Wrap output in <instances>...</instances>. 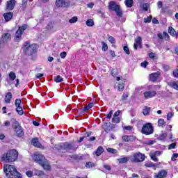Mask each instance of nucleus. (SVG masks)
I'll return each instance as SVG.
<instances>
[{"instance_id": "f257e3e1", "label": "nucleus", "mask_w": 178, "mask_h": 178, "mask_svg": "<svg viewBox=\"0 0 178 178\" xmlns=\"http://www.w3.org/2000/svg\"><path fill=\"white\" fill-rule=\"evenodd\" d=\"M4 173L8 178H22V174L17 172L15 165L6 164L3 166Z\"/></svg>"}, {"instance_id": "f03ea898", "label": "nucleus", "mask_w": 178, "mask_h": 178, "mask_svg": "<svg viewBox=\"0 0 178 178\" xmlns=\"http://www.w3.org/2000/svg\"><path fill=\"white\" fill-rule=\"evenodd\" d=\"M33 159L36 163L42 166L44 170H51V165H49L48 160L45 159L44 155L35 153L33 156Z\"/></svg>"}, {"instance_id": "7ed1b4c3", "label": "nucleus", "mask_w": 178, "mask_h": 178, "mask_svg": "<svg viewBox=\"0 0 178 178\" xmlns=\"http://www.w3.org/2000/svg\"><path fill=\"white\" fill-rule=\"evenodd\" d=\"M22 49L26 55H33V54H35L37 51V44H31L30 42L26 41L24 42Z\"/></svg>"}, {"instance_id": "20e7f679", "label": "nucleus", "mask_w": 178, "mask_h": 178, "mask_svg": "<svg viewBox=\"0 0 178 178\" xmlns=\"http://www.w3.org/2000/svg\"><path fill=\"white\" fill-rule=\"evenodd\" d=\"M17 151L16 149L10 150L6 154L3 155V161L5 162H15L16 159H17L18 156Z\"/></svg>"}, {"instance_id": "39448f33", "label": "nucleus", "mask_w": 178, "mask_h": 178, "mask_svg": "<svg viewBox=\"0 0 178 178\" xmlns=\"http://www.w3.org/2000/svg\"><path fill=\"white\" fill-rule=\"evenodd\" d=\"M145 161V154L137 152L130 156V162L132 163H138L139 162H144Z\"/></svg>"}, {"instance_id": "423d86ee", "label": "nucleus", "mask_w": 178, "mask_h": 178, "mask_svg": "<svg viewBox=\"0 0 178 178\" xmlns=\"http://www.w3.org/2000/svg\"><path fill=\"white\" fill-rule=\"evenodd\" d=\"M108 9L110 10L115 12L117 16H118L119 17H122V16H123V13L120 9V6L117 4L116 2H115L114 1H110L108 5Z\"/></svg>"}, {"instance_id": "0eeeda50", "label": "nucleus", "mask_w": 178, "mask_h": 178, "mask_svg": "<svg viewBox=\"0 0 178 178\" xmlns=\"http://www.w3.org/2000/svg\"><path fill=\"white\" fill-rule=\"evenodd\" d=\"M28 27L29 26L27 24H24L19 27L15 34L14 41H15V42H19L22 40V35L24 33V30H27Z\"/></svg>"}, {"instance_id": "6e6552de", "label": "nucleus", "mask_w": 178, "mask_h": 178, "mask_svg": "<svg viewBox=\"0 0 178 178\" xmlns=\"http://www.w3.org/2000/svg\"><path fill=\"white\" fill-rule=\"evenodd\" d=\"M141 133L145 136H149L154 134V127L152 124L147 123L142 127Z\"/></svg>"}, {"instance_id": "1a4fd4ad", "label": "nucleus", "mask_w": 178, "mask_h": 178, "mask_svg": "<svg viewBox=\"0 0 178 178\" xmlns=\"http://www.w3.org/2000/svg\"><path fill=\"white\" fill-rule=\"evenodd\" d=\"M72 149H74V145H73L72 143L66 142L60 145L59 150L61 152H67V151H70Z\"/></svg>"}, {"instance_id": "9d476101", "label": "nucleus", "mask_w": 178, "mask_h": 178, "mask_svg": "<svg viewBox=\"0 0 178 178\" xmlns=\"http://www.w3.org/2000/svg\"><path fill=\"white\" fill-rule=\"evenodd\" d=\"M56 5L57 8H67L70 5L69 0H56Z\"/></svg>"}, {"instance_id": "9b49d317", "label": "nucleus", "mask_w": 178, "mask_h": 178, "mask_svg": "<svg viewBox=\"0 0 178 178\" xmlns=\"http://www.w3.org/2000/svg\"><path fill=\"white\" fill-rule=\"evenodd\" d=\"M11 35L10 33H5L3 35L2 38L0 39V48H2V45L8 41H10Z\"/></svg>"}, {"instance_id": "f8f14e48", "label": "nucleus", "mask_w": 178, "mask_h": 178, "mask_svg": "<svg viewBox=\"0 0 178 178\" xmlns=\"http://www.w3.org/2000/svg\"><path fill=\"white\" fill-rule=\"evenodd\" d=\"M143 95L145 99H149V98H154V97L156 96V91L155 90L146 91V92H144Z\"/></svg>"}, {"instance_id": "ddd939ff", "label": "nucleus", "mask_w": 178, "mask_h": 178, "mask_svg": "<svg viewBox=\"0 0 178 178\" xmlns=\"http://www.w3.org/2000/svg\"><path fill=\"white\" fill-rule=\"evenodd\" d=\"M15 0H10L7 2L6 9L7 10H13L15 8Z\"/></svg>"}, {"instance_id": "4468645a", "label": "nucleus", "mask_w": 178, "mask_h": 178, "mask_svg": "<svg viewBox=\"0 0 178 178\" xmlns=\"http://www.w3.org/2000/svg\"><path fill=\"white\" fill-rule=\"evenodd\" d=\"M168 176L166 170H161L157 174L154 175V178H165Z\"/></svg>"}, {"instance_id": "2eb2a0df", "label": "nucleus", "mask_w": 178, "mask_h": 178, "mask_svg": "<svg viewBox=\"0 0 178 178\" xmlns=\"http://www.w3.org/2000/svg\"><path fill=\"white\" fill-rule=\"evenodd\" d=\"M3 16L6 22H9L13 17V13H12V12L5 13Z\"/></svg>"}, {"instance_id": "dca6fc26", "label": "nucleus", "mask_w": 178, "mask_h": 178, "mask_svg": "<svg viewBox=\"0 0 178 178\" xmlns=\"http://www.w3.org/2000/svg\"><path fill=\"white\" fill-rule=\"evenodd\" d=\"M31 144L33 147H37V148H40L41 147V143L38 140V138H33L31 140Z\"/></svg>"}, {"instance_id": "f3484780", "label": "nucleus", "mask_w": 178, "mask_h": 178, "mask_svg": "<svg viewBox=\"0 0 178 178\" xmlns=\"http://www.w3.org/2000/svg\"><path fill=\"white\" fill-rule=\"evenodd\" d=\"M159 74H160L159 72H155V73L151 74L149 75L151 81H153V83H155V81L158 80V77H159Z\"/></svg>"}, {"instance_id": "a211bd4d", "label": "nucleus", "mask_w": 178, "mask_h": 178, "mask_svg": "<svg viewBox=\"0 0 178 178\" xmlns=\"http://www.w3.org/2000/svg\"><path fill=\"white\" fill-rule=\"evenodd\" d=\"M46 29L49 31H56V29H55V23L53 22H49V24L46 26Z\"/></svg>"}, {"instance_id": "6ab92c4d", "label": "nucleus", "mask_w": 178, "mask_h": 178, "mask_svg": "<svg viewBox=\"0 0 178 178\" xmlns=\"http://www.w3.org/2000/svg\"><path fill=\"white\" fill-rule=\"evenodd\" d=\"M10 99H12V92H8L6 93L4 101L6 104H10Z\"/></svg>"}, {"instance_id": "aec40b11", "label": "nucleus", "mask_w": 178, "mask_h": 178, "mask_svg": "<svg viewBox=\"0 0 178 178\" xmlns=\"http://www.w3.org/2000/svg\"><path fill=\"white\" fill-rule=\"evenodd\" d=\"M168 86L174 90H178V81H172L168 83Z\"/></svg>"}, {"instance_id": "412c9836", "label": "nucleus", "mask_w": 178, "mask_h": 178, "mask_svg": "<svg viewBox=\"0 0 178 178\" xmlns=\"http://www.w3.org/2000/svg\"><path fill=\"white\" fill-rule=\"evenodd\" d=\"M15 133L17 137H22L23 136V129H22V127H17L15 128Z\"/></svg>"}, {"instance_id": "4be33fe9", "label": "nucleus", "mask_w": 178, "mask_h": 178, "mask_svg": "<svg viewBox=\"0 0 178 178\" xmlns=\"http://www.w3.org/2000/svg\"><path fill=\"white\" fill-rule=\"evenodd\" d=\"M119 163H127L129 161H130V156L129 157H122L118 159Z\"/></svg>"}, {"instance_id": "5701e85b", "label": "nucleus", "mask_w": 178, "mask_h": 178, "mask_svg": "<svg viewBox=\"0 0 178 178\" xmlns=\"http://www.w3.org/2000/svg\"><path fill=\"white\" fill-rule=\"evenodd\" d=\"M149 6V5L147 3H142L140 5V9H142L143 10H145V12L148 11V7Z\"/></svg>"}, {"instance_id": "b1692460", "label": "nucleus", "mask_w": 178, "mask_h": 178, "mask_svg": "<svg viewBox=\"0 0 178 178\" xmlns=\"http://www.w3.org/2000/svg\"><path fill=\"white\" fill-rule=\"evenodd\" d=\"M124 3H125L127 8H132L133 3H134V0H125Z\"/></svg>"}, {"instance_id": "393cba45", "label": "nucleus", "mask_w": 178, "mask_h": 178, "mask_svg": "<svg viewBox=\"0 0 178 178\" xmlns=\"http://www.w3.org/2000/svg\"><path fill=\"white\" fill-rule=\"evenodd\" d=\"M104 152V147L99 146L95 152L97 156H99Z\"/></svg>"}, {"instance_id": "a878e982", "label": "nucleus", "mask_w": 178, "mask_h": 178, "mask_svg": "<svg viewBox=\"0 0 178 178\" xmlns=\"http://www.w3.org/2000/svg\"><path fill=\"white\" fill-rule=\"evenodd\" d=\"M94 106V103H89L86 106H85L83 109V112H87L89 109H91Z\"/></svg>"}, {"instance_id": "bb28decb", "label": "nucleus", "mask_w": 178, "mask_h": 178, "mask_svg": "<svg viewBox=\"0 0 178 178\" xmlns=\"http://www.w3.org/2000/svg\"><path fill=\"white\" fill-rule=\"evenodd\" d=\"M9 79L11 81L16 79V74L14 72H10L8 74Z\"/></svg>"}, {"instance_id": "cd10ccee", "label": "nucleus", "mask_w": 178, "mask_h": 178, "mask_svg": "<svg viewBox=\"0 0 178 178\" xmlns=\"http://www.w3.org/2000/svg\"><path fill=\"white\" fill-rule=\"evenodd\" d=\"M16 112L19 115V116H22L24 112L23 111V108L22 106L17 107L15 108Z\"/></svg>"}, {"instance_id": "c85d7f7f", "label": "nucleus", "mask_w": 178, "mask_h": 178, "mask_svg": "<svg viewBox=\"0 0 178 178\" xmlns=\"http://www.w3.org/2000/svg\"><path fill=\"white\" fill-rule=\"evenodd\" d=\"M150 111H151V108L145 106V108L143 109V115H144L145 116H147V115H149Z\"/></svg>"}, {"instance_id": "c756f323", "label": "nucleus", "mask_w": 178, "mask_h": 178, "mask_svg": "<svg viewBox=\"0 0 178 178\" xmlns=\"http://www.w3.org/2000/svg\"><path fill=\"white\" fill-rule=\"evenodd\" d=\"M54 81L56 83H62V81H63V78H62V76H60V75H58L54 77Z\"/></svg>"}, {"instance_id": "7c9ffc66", "label": "nucleus", "mask_w": 178, "mask_h": 178, "mask_svg": "<svg viewBox=\"0 0 178 178\" xmlns=\"http://www.w3.org/2000/svg\"><path fill=\"white\" fill-rule=\"evenodd\" d=\"M158 126L159 127H163L165 126V120L160 118L158 120Z\"/></svg>"}, {"instance_id": "2f4dec72", "label": "nucleus", "mask_w": 178, "mask_h": 178, "mask_svg": "<svg viewBox=\"0 0 178 178\" xmlns=\"http://www.w3.org/2000/svg\"><path fill=\"white\" fill-rule=\"evenodd\" d=\"M167 136H168V134L166 133H163L158 137V140H160L161 141H163V140H165V138H166Z\"/></svg>"}, {"instance_id": "473e14b6", "label": "nucleus", "mask_w": 178, "mask_h": 178, "mask_svg": "<svg viewBox=\"0 0 178 178\" xmlns=\"http://www.w3.org/2000/svg\"><path fill=\"white\" fill-rule=\"evenodd\" d=\"M86 25L88 27H92V26H94V20L89 19L86 21Z\"/></svg>"}, {"instance_id": "72a5a7b5", "label": "nucleus", "mask_w": 178, "mask_h": 178, "mask_svg": "<svg viewBox=\"0 0 178 178\" xmlns=\"http://www.w3.org/2000/svg\"><path fill=\"white\" fill-rule=\"evenodd\" d=\"M106 151H107L108 152H110V154H118V150H117L116 149L108 147V148L106 149Z\"/></svg>"}, {"instance_id": "f704fd0d", "label": "nucleus", "mask_w": 178, "mask_h": 178, "mask_svg": "<svg viewBox=\"0 0 178 178\" xmlns=\"http://www.w3.org/2000/svg\"><path fill=\"white\" fill-rule=\"evenodd\" d=\"M94 166H95V165L92 162H87L86 163V168H87L88 169H90L91 168H94Z\"/></svg>"}, {"instance_id": "c9c22d12", "label": "nucleus", "mask_w": 178, "mask_h": 178, "mask_svg": "<svg viewBox=\"0 0 178 178\" xmlns=\"http://www.w3.org/2000/svg\"><path fill=\"white\" fill-rule=\"evenodd\" d=\"M168 33L169 34H170V35H175V34H176V31H175V29H173V27H169Z\"/></svg>"}, {"instance_id": "e433bc0d", "label": "nucleus", "mask_w": 178, "mask_h": 178, "mask_svg": "<svg viewBox=\"0 0 178 178\" xmlns=\"http://www.w3.org/2000/svg\"><path fill=\"white\" fill-rule=\"evenodd\" d=\"M122 138L123 141H125V143H130V136L125 135L123 136Z\"/></svg>"}, {"instance_id": "4c0bfd02", "label": "nucleus", "mask_w": 178, "mask_h": 178, "mask_svg": "<svg viewBox=\"0 0 178 178\" xmlns=\"http://www.w3.org/2000/svg\"><path fill=\"white\" fill-rule=\"evenodd\" d=\"M143 42V40L141 39V37H138L135 39V44H138L139 46L141 45Z\"/></svg>"}, {"instance_id": "58836bf2", "label": "nucleus", "mask_w": 178, "mask_h": 178, "mask_svg": "<svg viewBox=\"0 0 178 178\" xmlns=\"http://www.w3.org/2000/svg\"><path fill=\"white\" fill-rule=\"evenodd\" d=\"M149 156L152 161L154 162H158V158H156V156L153 154L152 152L149 154Z\"/></svg>"}, {"instance_id": "ea45409f", "label": "nucleus", "mask_w": 178, "mask_h": 178, "mask_svg": "<svg viewBox=\"0 0 178 178\" xmlns=\"http://www.w3.org/2000/svg\"><path fill=\"white\" fill-rule=\"evenodd\" d=\"M21 104H22V99H15V105L16 108L19 107Z\"/></svg>"}, {"instance_id": "a19ab883", "label": "nucleus", "mask_w": 178, "mask_h": 178, "mask_svg": "<svg viewBox=\"0 0 178 178\" xmlns=\"http://www.w3.org/2000/svg\"><path fill=\"white\" fill-rule=\"evenodd\" d=\"M34 175H35V176H42V175H44V172L41 170H35L34 171Z\"/></svg>"}, {"instance_id": "79ce46f5", "label": "nucleus", "mask_w": 178, "mask_h": 178, "mask_svg": "<svg viewBox=\"0 0 178 178\" xmlns=\"http://www.w3.org/2000/svg\"><path fill=\"white\" fill-rule=\"evenodd\" d=\"M77 20H78L77 17H73L72 18L69 19V23L72 24L73 23H76Z\"/></svg>"}, {"instance_id": "37998d69", "label": "nucleus", "mask_w": 178, "mask_h": 178, "mask_svg": "<svg viewBox=\"0 0 178 178\" xmlns=\"http://www.w3.org/2000/svg\"><path fill=\"white\" fill-rule=\"evenodd\" d=\"M112 122L113 123H120V119L119 117H113Z\"/></svg>"}, {"instance_id": "c03bdc74", "label": "nucleus", "mask_w": 178, "mask_h": 178, "mask_svg": "<svg viewBox=\"0 0 178 178\" xmlns=\"http://www.w3.org/2000/svg\"><path fill=\"white\" fill-rule=\"evenodd\" d=\"M124 89V84L123 83H120L118 84V91H123Z\"/></svg>"}, {"instance_id": "a18cd8bd", "label": "nucleus", "mask_w": 178, "mask_h": 178, "mask_svg": "<svg viewBox=\"0 0 178 178\" xmlns=\"http://www.w3.org/2000/svg\"><path fill=\"white\" fill-rule=\"evenodd\" d=\"M102 51H108V44L104 42H102Z\"/></svg>"}, {"instance_id": "49530a36", "label": "nucleus", "mask_w": 178, "mask_h": 178, "mask_svg": "<svg viewBox=\"0 0 178 178\" xmlns=\"http://www.w3.org/2000/svg\"><path fill=\"white\" fill-rule=\"evenodd\" d=\"M108 41L111 44H116V40H115V38H113V36H109L108 37Z\"/></svg>"}, {"instance_id": "de8ad7c7", "label": "nucleus", "mask_w": 178, "mask_h": 178, "mask_svg": "<svg viewBox=\"0 0 178 178\" xmlns=\"http://www.w3.org/2000/svg\"><path fill=\"white\" fill-rule=\"evenodd\" d=\"M117 75H118V70L113 69L111 70V76H113V77H116Z\"/></svg>"}, {"instance_id": "09e8293b", "label": "nucleus", "mask_w": 178, "mask_h": 178, "mask_svg": "<svg viewBox=\"0 0 178 178\" xmlns=\"http://www.w3.org/2000/svg\"><path fill=\"white\" fill-rule=\"evenodd\" d=\"M123 49H124L125 54H127V55H130V50L129 49V47L124 46L123 47Z\"/></svg>"}, {"instance_id": "8fccbe9b", "label": "nucleus", "mask_w": 178, "mask_h": 178, "mask_svg": "<svg viewBox=\"0 0 178 178\" xmlns=\"http://www.w3.org/2000/svg\"><path fill=\"white\" fill-rule=\"evenodd\" d=\"M145 166L147 168H154V167H155V163H146Z\"/></svg>"}, {"instance_id": "3c124183", "label": "nucleus", "mask_w": 178, "mask_h": 178, "mask_svg": "<svg viewBox=\"0 0 178 178\" xmlns=\"http://www.w3.org/2000/svg\"><path fill=\"white\" fill-rule=\"evenodd\" d=\"M67 55V53H66V51H63L60 53V56L62 59H65V58H66Z\"/></svg>"}, {"instance_id": "603ef678", "label": "nucleus", "mask_w": 178, "mask_h": 178, "mask_svg": "<svg viewBox=\"0 0 178 178\" xmlns=\"http://www.w3.org/2000/svg\"><path fill=\"white\" fill-rule=\"evenodd\" d=\"M176 148V143H171L168 145V149H175Z\"/></svg>"}, {"instance_id": "864d4df0", "label": "nucleus", "mask_w": 178, "mask_h": 178, "mask_svg": "<svg viewBox=\"0 0 178 178\" xmlns=\"http://www.w3.org/2000/svg\"><path fill=\"white\" fill-rule=\"evenodd\" d=\"M112 115H113V111H110L109 113L106 115V119H111L112 118Z\"/></svg>"}, {"instance_id": "5fc2aeb1", "label": "nucleus", "mask_w": 178, "mask_h": 178, "mask_svg": "<svg viewBox=\"0 0 178 178\" xmlns=\"http://www.w3.org/2000/svg\"><path fill=\"white\" fill-rule=\"evenodd\" d=\"M136 137L134 136H129V143H133V141H136Z\"/></svg>"}, {"instance_id": "6e6d98bb", "label": "nucleus", "mask_w": 178, "mask_h": 178, "mask_svg": "<svg viewBox=\"0 0 178 178\" xmlns=\"http://www.w3.org/2000/svg\"><path fill=\"white\" fill-rule=\"evenodd\" d=\"M127 98H129V94L128 93H124L122 95V101H125V99H127Z\"/></svg>"}, {"instance_id": "4d7b16f0", "label": "nucleus", "mask_w": 178, "mask_h": 178, "mask_svg": "<svg viewBox=\"0 0 178 178\" xmlns=\"http://www.w3.org/2000/svg\"><path fill=\"white\" fill-rule=\"evenodd\" d=\"M140 66H142V67H145H145H147V66H148V62L144 61V62L141 63Z\"/></svg>"}, {"instance_id": "13d9d810", "label": "nucleus", "mask_w": 178, "mask_h": 178, "mask_svg": "<svg viewBox=\"0 0 178 178\" xmlns=\"http://www.w3.org/2000/svg\"><path fill=\"white\" fill-rule=\"evenodd\" d=\"M173 118V113H168L167 115V119L168 120H170Z\"/></svg>"}, {"instance_id": "bf43d9fd", "label": "nucleus", "mask_w": 178, "mask_h": 178, "mask_svg": "<svg viewBox=\"0 0 178 178\" xmlns=\"http://www.w3.org/2000/svg\"><path fill=\"white\" fill-rule=\"evenodd\" d=\"M157 6H158L159 9H161V8H162V6H163V3H162L161 1H158Z\"/></svg>"}, {"instance_id": "052dcab7", "label": "nucleus", "mask_w": 178, "mask_h": 178, "mask_svg": "<svg viewBox=\"0 0 178 178\" xmlns=\"http://www.w3.org/2000/svg\"><path fill=\"white\" fill-rule=\"evenodd\" d=\"M172 74L174 77L178 78V70H175L173 71Z\"/></svg>"}, {"instance_id": "680f3d73", "label": "nucleus", "mask_w": 178, "mask_h": 178, "mask_svg": "<svg viewBox=\"0 0 178 178\" xmlns=\"http://www.w3.org/2000/svg\"><path fill=\"white\" fill-rule=\"evenodd\" d=\"M176 158H178V154L175 153L172 154L171 159H172V161H175Z\"/></svg>"}, {"instance_id": "e2e57ef3", "label": "nucleus", "mask_w": 178, "mask_h": 178, "mask_svg": "<svg viewBox=\"0 0 178 178\" xmlns=\"http://www.w3.org/2000/svg\"><path fill=\"white\" fill-rule=\"evenodd\" d=\"M163 35H164L165 40H169V35L166 32H163Z\"/></svg>"}, {"instance_id": "0e129e2a", "label": "nucleus", "mask_w": 178, "mask_h": 178, "mask_svg": "<svg viewBox=\"0 0 178 178\" xmlns=\"http://www.w3.org/2000/svg\"><path fill=\"white\" fill-rule=\"evenodd\" d=\"M104 169H106V170H111V165H106V164H104Z\"/></svg>"}, {"instance_id": "69168bd1", "label": "nucleus", "mask_w": 178, "mask_h": 178, "mask_svg": "<svg viewBox=\"0 0 178 178\" xmlns=\"http://www.w3.org/2000/svg\"><path fill=\"white\" fill-rule=\"evenodd\" d=\"M153 154H154L156 156H159L161 155V151H156L154 152H152Z\"/></svg>"}, {"instance_id": "338daca9", "label": "nucleus", "mask_w": 178, "mask_h": 178, "mask_svg": "<svg viewBox=\"0 0 178 178\" xmlns=\"http://www.w3.org/2000/svg\"><path fill=\"white\" fill-rule=\"evenodd\" d=\"M124 130H128L129 131H130V130H131V129H133V127L131 126H126L124 127Z\"/></svg>"}, {"instance_id": "774afa93", "label": "nucleus", "mask_w": 178, "mask_h": 178, "mask_svg": "<svg viewBox=\"0 0 178 178\" xmlns=\"http://www.w3.org/2000/svg\"><path fill=\"white\" fill-rule=\"evenodd\" d=\"M26 176H28V177H31V176H33V172L32 171H27L26 172Z\"/></svg>"}]
</instances>
